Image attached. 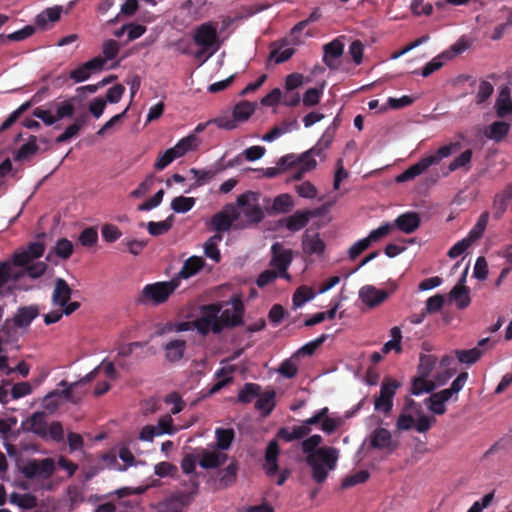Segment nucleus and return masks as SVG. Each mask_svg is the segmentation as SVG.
I'll return each instance as SVG.
<instances>
[{
    "label": "nucleus",
    "instance_id": "obj_33",
    "mask_svg": "<svg viewBox=\"0 0 512 512\" xmlns=\"http://www.w3.org/2000/svg\"><path fill=\"white\" fill-rule=\"evenodd\" d=\"M19 329L12 319H6L0 329V337L5 343H16L22 336Z\"/></svg>",
    "mask_w": 512,
    "mask_h": 512
},
{
    "label": "nucleus",
    "instance_id": "obj_20",
    "mask_svg": "<svg viewBox=\"0 0 512 512\" xmlns=\"http://www.w3.org/2000/svg\"><path fill=\"white\" fill-rule=\"evenodd\" d=\"M187 343L183 339H171L162 345L165 359L170 363H176L183 359Z\"/></svg>",
    "mask_w": 512,
    "mask_h": 512
},
{
    "label": "nucleus",
    "instance_id": "obj_22",
    "mask_svg": "<svg viewBox=\"0 0 512 512\" xmlns=\"http://www.w3.org/2000/svg\"><path fill=\"white\" fill-rule=\"evenodd\" d=\"M464 278H462L449 292V300L455 302L456 307L460 310L466 309L470 303V289L463 285Z\"/></svg>",
    "mask_w": 512,
    "mask_h": 512
},
{
    "label": "nucleus",
    "instance_id": "obj_3",
    "mask_svg": "<svg viewBox=\"0 0 512 512\" xmlns=\"http://www.w3.org/2000/svg\"><path fill=\"white\" fill-rule=\"evenodd\" d=\"M179 285V278L147 284L138 294L135 301L140 305H161L169 299Z\"/></svg>",
    "mask_w": 512,
    "mask_h": 512
},
{
    "label": "nucleus",
    "instance_id": "obj_51",
    "mask_svg": "<svg viewBox=\"0 0 512 512\" xmlns=\"http://www.w3.org/2000/svg\"><path fill=\"white\" fill-rule=\"evenodd\" d=\"M221 309V303L203 305L200 308V317L209 320L212 323H219V314L221 312Z\"/></svg>",
    "mask_w": 512,
    "mask_h": 512
},
{
    "label": "nucleus",
    "instance_id": "obj_2",
    "mask_svg": "<svg viewBox=\"0 0 512 512\" xmlns=\"http://www.w3.org/2000/svg\"><path fill=\"white\" fill-rule=\"evenodd\" d=\"M460 148L461 144L459 142L441 146L435 153L423 157L417 163L411 165L404 172L399 174L396 177V182L403 183L413 180L425 172L430 166L439 164L442 159L449 157L452 153L456 152Z\"/></svg>",
    "mask_w": 512,
    "mask_h": 512
},
{
    "label": "nucleus",
    "instance_id": "obj_28",
    "mask_svg": "<svg viewBox=\"0 0 512 512\" xmlns=\"http://www.w3.org/2000/svg\"><path fill=\"white\" fill-rule=\"evenodd\" d=\"M72 290L68 283L58 278L55 282V287L52 295L53 303L59 306H65L71 298Z\"/></svg>",
    "mask_w": 512,
    "mask_h": 512
},
{
    "label": "nucleus",
    "instance_id": "obj_9",
    "mask_svg": "<svg viewBox=\"0 0 512 512\" xmlns=\"http://www.w3.org/2000/svg\"><path fill=\"white\" fill-rule=\"evenodd\" d=\"M55 471V462L53 458L32 459L22 468V473L26 478H50Z\"/></svg>",
    "mask_w": 512,
    "mask_h": 512
},
{
    "label": "nucleus",
    "instance_id": "obj_18",
    "mask_svg": "<svg viewBox=\"0 0 512 512\" xmlns=\"http://www.w3.org/2000/svg\"><path fill=\"white\" fill-rule=\"evenodd\" d=\"M317 215H319V210L317 209L304 211L298 210L286 219H283L281 222L284 223L288 230L296 232L304 228L308 224L311 217Z\"/></svg>",
    "mask_w": 512,
    "mask_h": 512
},
{
    "label": "nucleus",
    "instance_id": "obj_59",
    "mask_svg": "<svg viewBox=\"0 0 512 512\" xmlns=\"http://www.w3.org/2000/svg\"><path fill=\"white\" fill-rule=\"evenodd\" d=\"M14 268L15 266H13V263L10 264L5 262L0 264V288H2L9 280H18L20 278V273L16 272Z\"/></svg>",
    "mask_w": 512,
    "mask_h": 512
},
{
    "label": "nucleus",
    "instance_id": "obj_39",
    "mask_svg": "<svg viewBox=\"0 0 512 512\" xmlns=\"http://www.w3.org/2000/svg\"><path fill=\"white\" fill-rule=\"evenodd\" d=\"M255 109V103H251L247 100H242L234 106L232 113L238 123L245 122L255 112Z\"/></svg>",
    "mask_w": 512,
    "mask_h": 512
},
{
    "label": "nucleus",
    "instance_id": "obj_56",
    "mask_svg": "<svg viewBox=\"0 0 512 512\" xmlns=\"http://www.w3.org/2000/svg\"><path fill=\"white\" fill-rule=\"evenodd\" d=\"M210 122H213L218 128L225 130H233L238 127V122L234 118L233 113L229 114L225 112L219 115L218 117L210 120Z\"/></svg>",
    "mask_w": 512,
    "mask_h": 512
},
{
    "label": "nucleus",
    "instance_id": "obj_34",
    "mask_svg": "<svg viewBox=\"0 0 512 512\" xmlns=\"http://www.w3.org/2000/svg\"><path fill=\"white\" fill-rule=\"evenodd\" d=\"M436 388V383L427 377L416 375L412 378L410 392L412 395L419 396L423 393H431Z\"/></svg>",
    "mask_w": 512,
    "mask_h": 512
},
{
    "label": "nucleus",
    "instance_id": "obj_23",
    "mask_svg": "<svg viewBox=\"0 0 512 512\" xmlns=\"http://www.w3.org/2000/svg\"><path fill=\"white\" fill-rule=\"evenodd\" d=\"M288 44L291 43L286 38L279 42L272 43L269 59L274 60L276 64L289 60L295 54L296 50L292 47L285 48Z\"/></svg>",
    "mask_w": 512,
    "mask_h": 512
},
{
    "label": "nucleus",
    "instance_id": "obj_17",
    "mask_svg": "<svg viewBox=\"0 0 512 512\" xmlns=\"http://www.w3.org/2000/svg\"><path fill=\"white\" fill-rule=\"evenodd\" d=\"M389 294L384 289H376L372 285L363 286L359 291V297L364 304L370 308H374L382 304Z\"/></svg>",
    "mask_w": 512,
    "mask_h": 512
},
{
    "label": "nucleus",
    "instance_id": "obj_49",
    "mask_svg": "<svg viewBox=\"0 0 512 512\" xmlns=\"http://www.w3.org/2000/svg\"><path fill=\"white\" fill-rule=\"evenodd\" d=\"M194 329L198 331L203 336H206L210 331L214 334H219L222 332V327L219 323H212L209 320L198 317L193 320Z\"/></svg>",
    "mask_w": 512,
    "mask_h": 512
},
{
    "label": "nucleus",
    "instance_id": "obj_50",
    "mask_svg": "<svg viewBox=\"0 0 512 512\" xmlns=\"http://www.w3.org/2000/svg\"><path fill=\"white\" fill-rule=\"evenodd\" d=\"M294 207V202L289 194H280L273 200L272 210L276 213H288Z\"/></svg>",
    "mask_w": 512,
    "mask_h": 512
},
{
    "label": "nucleus",
    "instance_id": "obj_48",
    "mask_svg": "<svg viewBox=\"0 0 512 512\" xmlns=\"http://www.w3.org/2000/svg\"><path fill=\"white\" fill-rule=\"evenodd\" d=\"M261 392V386L256 383H246L238 393V401L241 403H250L253 398L258 397Z\"/></svg>",
    "mask_w": 512,
    "mask_h": 512
},
{
    "label": "nucleus",
    "instance_id": "obj_36",
    "mask_svg": "<svg viewBox=\"0 0 512 512\" xmlns=\"http://www.w3.org/2000/svg\"><path fill=\"white\" fill-rule=\"evenodd\" d=\"M232 373L231 368L222 367L215 372V377L218 379L213 385L210 387L208 391V395H214L222 390L225 386L233 381V377L230 376Z\"/></svg>",
    "mask_w": 512,
    "mask_h": 512
},
{
    "label": "nucleus",
    "instance_id": "obj_11",
    "mask_svg": "<svg viewBox=\"0 0 512 512\" xmlns=\"http://www.w3.org/2000/svg\"><path fill=\"white\" fill-rule=\"evenodd\" d=\"M244 304L240 296L231 298V308H227L219 315V324L224 328H233L239 326L243 322Z\"/></svg>",
    "mask_w": 512,
    "mask_h": 512
},
{
    "label": "nucleus",
    "instance_id": "obj_13",
    "mask_svg": "<svg viewBox=\"0 0 512 512\" xmlns=\"http://www.w3.org/2000/svg\"><path fill=\"white\" fill-rule=\"evenodd\" d=\"M392 227L390 223H385L372 230L366 238L358 240L349 248L348 256H360L373 242L386 237L392 231Z\"/></svg>",
    "mask_w": 512,
    "mask_h": 512
},
{
    "label": "nucleus",
    "instance_id": "obj_5",
    "mask_svg": "<svg viewBox=\"0 0 512 512\" xmlns=\"http://www.w3.org/2000/svg\"><path fill=\"white\" fill-rule=\"evenodd\" d=\"M196 475L190 479V491H176L159 504V512H183V509L189 506L198 494L199 485L196 481Z\"/></svg>",
    "mask_w": 512,
    "mask_h": 512
},
{
    "label": "nucleus",
    "instance_id": "obj_61",
    "mask_svg": "<svg viewBox=\"0 0 512 512\" xmlns=\"http://www.w3.org/2000/svg\"><path fill=\"white\" fill-rule=\"evenodd\" d=\"M75 111V107L72 103V100H65L59 104H56L55 107V121H59L64 118L72 117Z\"/></svg>",
    "mask_w": 512,
    "mask_h": 512
},
{
    "label": "nucleus",
    "instance_id": "obj_26",
    "mask_svg": "<svg viewBox=\"0 0 512 512\" xmlns=\"http://www.w3.org/2000/svg\"><path fill=\"white\" fill-rule=\"evenodd\" d=\"M278 455L279 445L277 441L272 440L269 442L265 452V471L268 476H273L278 472Z\"/></svg>",
    "mask_w": 512,
    "mask_h": 512
},
{
    "label": "nucleus",
    "instance_id": "obj_45",
    "mask_svg": "<svg viewBox=\"0 0 512 512\" xmlns=\"http://www.w3.org/2000/svg\"><path fill=\"white\" fill-rule=\"evenodd\" d=\"M98 243V230L96 227L85 228L78 236L77 244L85 248H92Z\"/></svg>",
    "mask_w": 512,
    "mask_h": 512
},
{
    "label": "nucleus",
    "instance_id": "obj_12",
    "mask_svg": "<svg viewBox=\"0 0 512 512\" xmlns=\"http://www.w3.org/2000/svg\"><path fill=\"white\" fill-rule=\"evenodd\" d=\"M239 218L240 212L236 206L228 204L211 218V225L217 232H226L233 224L236 226Z\"/></svg>",
    "mask_w": 512,
    "mask_h": 512
},
{
    "label": "nucleus",
    "instance_id": "obj_16",
    "mask_svg": "<svg viewBox=\"0 0 512 512\" xmlns=\"http://www.w3.org/2000/svg\"><path fill=\"white\" fill-rule=\"evenodd\" d=\"M323 52V63L330 70H336L338 68L336 61L343 55L344 43L340 38H336L331 42L323 45Z\"/></svg>",
    "mask_w": 512,
    "mask_h": 512
},
{
    "label": "nucleus",
    "instance_id": "obj_58",
    "mask_svg": "<svg viewBox=\"0 0 512 512\" xmlns=\"http://www.w3.org/2000/svg\"><path fill=\"white\" fill-rule=\"evenodd\" d=\"M493 92H494L493 85L486 80H482L478 86V91L475 96V103L477 105L484 104L491 97Z\"/></svg>",
    "mask_w": 512,
    "mask_h": 512
},
{
    "label": "nucleus",
    "instance_id": "obj_54",
    "mask_svg": "<svg viewBox=\"0 0 512 512\" xmlns=\"http://www.w3.org/2000/svg\"><path fill=\"white\" fill-rule=\"evenodd\" d=\"M74 252L73 243L67 238H61L56 242V245L53 247L52 251L48 253L47 256H71Z\"/></svg>",
    "mask_w": 512,
    "mask_h": 512
},
{
    "label": "nucleus",
    "instance_id": "obj_55",
    "mask_svg": "<svg viewBox=\"0 0 512 512\" xmlns=\"http://www.w3.org/2000/svg\"><path fill=\"white\" fill-rule=\"evenodd\" d=\"M332 139L323 135V137L309 150L304 152V156L308 157V154H312L313 157L318 156L321 159L325 158V151L330 147Z\"/></svg>",
    "mask_w": 512,
    "mask_h": 512
},
{
    "label": "nucleus",
    "instance_id": "obj_35",
    "mask_svg": "<svg viewBox=\"0 0 512 512\" xmlns=\"http://www.w3.org/2000/svg\"><path fill=\"white\" fill-rule=\"evenodd\" d=\"M310 431V427L306 425L294 426L291 430L284 427L279 429L277 436L286 442H291L293 440L301 439L307 436Z\"/></svg>",
    "mask_w": 512,
    "mask_h": 512
},
{
    "label": "nucleus",
    "instance_id": "obj_21",
    "mask_svg": "<svg viewBox=\"0 0 512 512\" xmlns=\"http://www.w3.org/2000/svg\"><path fill=\"white\" fill-rule=\"evenodd\" d=\"M420 223V215L417 212L410 211L399 215L391 225L393 226L392 230L396 227L400 231L410 234L418 229Z\"/></svg>",
    "mask_w": 512,
    "mask_h": 512
},
{
    "label": "nucleus",
    "instance_id": "obj_27",
    "mask_svg": "<svg viewBox=\"0 0 512 512\" xmlns=\"http://www.w3.org/2000/svg\"><path fill=\"white\" fill-rule=\"evenodd\" d=\"M276 393L274 390H268L260 393L255 403V408L260 411L263 417H268L276 406Z\"/></svg>",
    "mask_w": 512,
    "mask_h": 512
},
{
    "label": "nucleus",
    "instance_id": "obj_38",
    "mask_svg": "<svg viewBox=\"0 0 512 512\" xmlns=\"http://www.w3.org/2000/svg\"><path fill=\"white\" fill-rule=\"evenodd\" d=\"M496 114L499 118H504L512 114V100L508 91L502 90L495 102Z\"/></svg>",
    "mask_w": 512,
    "mask_h": 512
},
{
    "label": "nucleus",
    "instance_id": "obj_63",
    "mask_svg": "<svg viewBox=\"0 0 512 512\" xmlns=\"http://www.w3.org/2000/svg\"><path fill=\"white\" fill-rule=\"evenodd\" d=\"M369 472L367 470H359L355 474L349 475L342 481L343 488H350L357 484L366 482L369 479Z\"/></svg>",
    "mask_w": 512,
    "mask_h": 512
},
{
    "label": "nucleus",
    "instance_id": "obj_30",
    "mask_svg": "<svg viewBox=\"0 0 512 512\" xmlns=\"http://www.w3.org/2000/svg\"><path fill=\"white\" fill-rule=\"evenodd\" d=\"M228 459V455L218 451H204L199 464L204 469H214L222 466Z\"/></svg>",
    "mask_w": 512,
    "mask_h": 512
},
{
    "label": "nucleus",
    "instance_id": "obj_43",
    "mask_svg": "<svg viewBox=\"0 0 512 512\" xmlns=\"http://www.w3.org/2000/svg\"><path fill=\"white\" fill-rule=\"evenodd\" d=\"M483 355V350L474 347L468 350H455V356L460 363L468 365L476 363Z\"/></svg>",
    "mask_w": 512,
    "mask_h": 512
},
{
    "label": "nucleus",
    "instance_id": "obj_7",
    "mask_svg": "<svg viewBox=\"0 0 512 512\" xmlns=\"http://www.w3.org/2000/svg\"><path fill=\"white\" fill-rule=\"evenodd\" d=\"M489 219V213L480 214L476 224L472 227L468 235L455 243L447 252V256H461L468 248L473 246L483 235Z\"/></svg>",
    "mask_w": 512,
    "mask_h": 512
},
{
    "label": "nucleus",
    "instance_id": "obj_41",
    "mask_svg": "<svg viewBox=\"0 0 512 512\" xmlns=\"http://www.w3.org/2000/svg\"><path fill=\"white\" fill-rule=\"evenodd\" d=\"M205 258H187L183 264L178 276L180 278H189L200 271L204 266Z\"/></svg>",
    "mask_w": 512,
    "mask_h": 512
},
{
    "label": "nucleus",
    "instance_id": "obj_47",
    "mask_svg": "<svg viewBox=\"0 0 512 512\" xmlns=\"http://www.w3.org/2000/svg\"><path fill=\"white\" fill-rule=\"evenodd\" d=\"M216 445L221 450H227L235 437L233 429L230 428H217L215 431Z\"/></svg>",
    "mask_w": 512,
    "mask_h": 512
},
{
    "label": "nucleus",
    "instance_id": "obj_25",
    "mask_svg": "<svg viewBox=\"0 0 512 512\" xmlns=\"http://www.w3.org/2000/svg\"><path fill=\"white\" fill-rule=\"evenodd\" d=\"M38 315L39 310L36 306H23L17 310L12 320L19 328L26 330Z\"/></svg>",
    "mask_w": 512,
    "mask_h": 512
},
{
    "label": "nucleus",
    "instance_id": "obj_8",
    "mask_svg": "<svg viewBox=\"0 0 512 512\" xmlns=\"http://www.w3.org/2000/svg\"><path fill=\"white\" fill-rule=\"evenodd\" d=\"M399 387V381L389 377L384 378L381 383L380 393L374 400L375 410L388 414L392 410L393 399Z\"/></svg>",
    "mask_w": 512,
    "mask_h": 512
},
{
    "label": "nucleus",
    "instance_id": "obj_42",
    "mask_svg": "<svg viewBox=\"0 0 512 512\" xmlns=\"http://www.w3.org/2000/svg\"><path fill=\"white\" fill-rule=\"evenodd\" d=\"M10 502L23 509H33L37 506L36 496L30 493L19 494L17 492H13L10 494Z\"/></svg>",
    "mask_w": 512,
    "mask_h": 512
},
{
    "label": "nucleus",
    "instance_id": "obj_19",
    "mask_svg": "<svg viewBox=\"0 0 512 512\" xmlns=\"http://www.w3.org/2000/svg\"><path fill=\"white\" fill-rule=\"evenodd\" d=\"M23 425L25 430L36 434L42 439L48 437V423L44 412H35L29 417Z\"/></svg>",
    "mask_w": 512,
    "mask_h": 512
},
{
    "label": "nucleus",
    "instance_id": "obj_14",
    "mask_svg": "<svg viewBox=\"0 0 512 512\" xmlns=\"http://www.w3.org/2000/svg\"><path fill=\"white\" fill-rule=\"evenodd\" d=\"M36 258H12L13 266L19 268L16 272L20 273V277L27 274L32 279L41 277L47 270L45 262L35 261Z\"/></svg>",
    "mask_w": 512,
    "mask_h": 512
},
{
    "label": "nucleus",
    "instance_id": "obj_57",
    "mask_svg": "<svg viewBox=\"0 0 512 512\" xmlns=\"http://www.w3.org/2000/svg\"><path fill=\"white\" fill-rule=\"evenodd\" d=\"M44 252V243L36 241L29 243L26 249L14 251L11 256H43Z\"/></svg>",
    "mask_w": 512,
    "mask_h": 512
},
{
    "label": "nucleus",
    "instance_id": "obj_37",
    "mask_svg": "<svg viewBox=\"0 0 512 512\" xmlns=\"http://www.w3.org/2000/svg\"><path fill=\"white\" fill-rule=\"evenodd\" d=\"M39 150L37 137L31 135L27 143L23 144L17 151L15 161H29Z\"/></svg>",
    "mask_w": 512,
    "mask_h": 512
},
{
    "label": "nucleus",
    "instance_id": "obj_10",
    "mask_svg": "<svg viewBox=\"0 0 512 512\" xmlns=\"http://www.w3.org/2000/svg\"><path fill=\"white\" fill-rule=\"evenodd\" d=\"M293 258H272L271 266L274 269H268L263 271L257 278V285L260 288L267 286L272 283L278 276L290 279L289 274L286 272Z\"/></svg>",
    "mask_w": 512,
    "mask_h": 512
},
{
    "label": "nucleus",
    "instance_id": "obj_4",
    "mask_svg": "<svg viewBox=\"0 0 512 512\" xmlns=\"http://www.w3.org/2000/svg\"><path fill=\"white\" fill-rule=\"evenodd\" d=\"M236 208L240 212V218L236 224L237 229L245 228L252 224H258L264 218V212L258 204V194L247 191L237 197Z\"/></svg>",
    "mask_w": 512,
    "mask_h": 512
},
{
    "label": "nucleus",
    "instance_id": "obj_1",
    "mask_svg": "<svg viewBox=\"0 0 512 512\" xmlns=\"http://www.w3.org/2000/svg\"><path fill=\"white\" fill-rule=\"evenodd\" d=\"M322 437L314 434L302 441V451L307 454L306 463L312 468V478L322 484L328 477V471L334 470L338 460V450L334 447L318 446Z\"/></svg>",
    "mask_w": 512,
    "mask_h": 512
},
{
    "label": "nucleus",
    "instance_id": "obj_15",
    "mask_svg": "<svg viewBox=\"0 0 512 512\" xmlns=\"http://www.w3.org/2000/svg\"><path fill=\"white\" fill-rule=\"evenodd\" d=\"M105 60L100 56L94 57L93 59L81 64L77 68L73 69L69 77L76 83L86 81L90 78L92 73L99 72L103 69Z\"/></svg>",
    "mask_w": 512,
    "mask_h": 512
},
{
    "label": "nucleus",
    "instance_id": "obj_64",
    "mask_svg": "<svg viewBox=\"0 0 512 512\" xmlns=\"http://www.w3.org/2000/svg\"><path fill=\"white\" fill-rule=\"evenodd\" d=\"M101 234L103 240L107 243H113L122 236V232L114 224H104L101 228Z\"/></svg>",
    "mask_w": 512,
    "mask_h": 512
},
{
    "label": "nucleus",
    "instance_id": "obj_44",
    "mask_svg": "<svg viewBox=\"0 0 512 512\" xmlns=\"http://www.w3.org/2000/svg\"><path fill=\"white\" fill-rule=\"evenodd\" d=\"M436 362L437 358L434 355L422 354L417 367V375L429 378Z\"/></svg>",
    "mask_w": 512,
    "mask_h": 512
},
{
    "label": "nucleus",
    "instance_id": "obj_6",
    "mask_svg": "<svg viewBox=\"0 0 512 512\" xmlns=\"http://www.w3.org/2000/svg\"><path fill=\"white\" fill-rule=\"evenodd\" d=\"M193 41L199 48H206L212 53H216L221 47L218 23L208 21L197 26L193 34Z\"/></svg>",
    "mask_w": 512,
    "mask_h": 512
},
{
    "label": "nucleus",
    "instance_id": "obj_29",
    "mask_svg": "<svg viewBox=\"0 0 512 512\" xmlns=\"http://www.w3.org/2000/svg\"><path fill=\"white\" fill-rule=\"evenodd\" d=\"M302 245L304 252L308 254L321 255L325 250V243L317 233L309 234L306 232L303 235Z\"/></svg>",
    "mask_w": 512,
    "mask_h": 512
},
{
    "label": "nucleus",
    "instance_id": "obj_53",
    "mask_svg": "<svg viewBox=\"0 0 512 512\" xmlns=\"http://www.w3.org/2000/svg\"><path fill=\"white\" fill-rule=\"evenodd\" d=\"M195 205L193 197L178 196L171 201V208L176 213H186Z\"/></svg>",
    "mask_w": 512,
    "mask_h": 512
},
{
    "label": "nucleus",
    "instance_id": "obj_60",
    "mask_svg": "<svg viewBox=\"0 0 512 512\" xmlns=\"http://www.w3.org/2000/svg\"><path fill=\"white\" fill-rule=\"evenodd\" d=\"M222 169H223V167H219L216 170L191 168L190 173L193 174V176L196 179V186H201L205 182L212 179Z\"/></svg>",
    "mask_w": 512,
    "mask_h": 512
},
{
    "label": "nucleus",
    "instance_id": "obj_46",
    "mask_svg": "<svg viewBox=\"0 0 512 512\" xmlns=\"http://www.w3.org/2000/svg\"><path fill=\"white\" fill-rule=\"evenodd\" d=\"M316 293L311 287L300 286L293 294L292 301L294 308L303 306L306 302L315 297Z\"/></svg>",
    "mask_w": 512,
    "mask_h": 512
},
{
    "label": "nucleus",
    "instance_id": "obj_32",
    "mask_svg": "<svg viewBox=\"0 0 512 512\" xmlns=\"http://www.w3.org/2000/svg\"><path fill=\"white\" fill-rule=\"evenodd\" d=\"M62 11V6L59 5L46 8L36 16L35 23L38 27L45 29L49 22L54 23L60 19Z\"/></svg>",
    "mask_w": 512,
    "mask_h": 512
},
{
    "label": "nucleus",
    "instance_id": "obj_40",
    "mask_svg": "<svg viewBox=\"0 0 512 512\" xmlns=\"http://www.w3.org/2000/svg\"><path fill=\"white\" fill-rule=\"evenodd\" d=\"M510 131V125L504 121L493 122L486 132V136L496 142L503 140Z\"/></svg>",
    "mask_w": 512,
    "mask_h": 512
},
{
    "label": "nucleus",
    "instance_id": "obj_31",
    "mask_svg": "<svg viewBox=\"0 0 512 512\" xmlns=\"http://www.w3.org/2000/svg\"><path fill=\"white\" fill-rule=\"evenodd\" d=\"M239 465L233 460L226 468L219 470V485L221 488H228L237 481Z\"/></svg>",
    "mask_w": 512,
    "mask_h": 512
},
{
    "label": "nucleus",
    "instance_id": "obj_52",
    "mask_svg": "<svg viewBox=\"0 0 512 512\" xmlns=\"http://www.w3.org/2000/svg\"><path fill=\"white\" fill-rule=\"evenodd\" d=\"M173 216L170 215L166 220L160 222L150 221L147 224V230L152 236H159L167 233L172 227Z\"/></svg>",
    "mask_w": 512,
    "mask_h": 512
},
{
    "label": "nucleus",
    "instance_id": "obj_62",
    "mask_svg": "<svg viewBox=\"0 0 512 512\" xmlns=\"http://www.w3.org/2000/svg\"><path fill=\"white\" fill-rule=\"evenodd\" d=\"M428 409L435 415H443L446 412V403H444L435 393H432L425 399Z\"/></svg>",
    "mask_w": 512,
    "mask_h": 512
},
{
    "label": "nucleus",
    "instance_id": "obj_24",
    "mask_svg": "<svg viewBox=\"0 0 512 512\" xmlns=\"http://www.w3.org/2000/svg\"><path fill=\"white\" fill-rule=\"evenodd\" d=\"M370 444L376 449H388L393 451L396 448V444H393L392 435L386 428H376L370 437Z\"/></svg>",
    "mask_w": 512,
    "mask_h": 512
}]
</instances>
